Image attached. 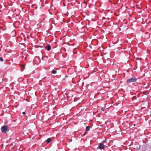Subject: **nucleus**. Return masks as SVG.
<instances>
[{"mask_svg":"<svg viewBox=\"0 0 151 151\" xmlns=\"http://www.w3.org/2000/svg\"><path fill=\"white\" fill-rule=\"evenodd\" d=\"M137 79L134 78H132L130 79L127 80V83H130L131 82H134L136 81Z\"/></svg>","mask_w":151,"mask_h":151,"instance_id":"1","label":"nucleus"},{"mask_svg":"<svg viewBox=\"0 0 151 151\" xmlns=\"http://www.w3.org/2000/svg\"><path fill=\"white\" fill-rule=\"evenodd\" d=\"M7 126H4L1 128L2 132L3 133H5L7 130Z\"/></svg>","mask_w":151,"mask_h":151,"instance_id":"2","label":"nucleus"},{"mask_svg":"<svg viewBox=\"0 0 151 151\" xmlns=\"http://www.w3.org/2000/svg\"><path fill=\"white\" fill-rule=\"evenodd\" d=\"M104 145L102 143H100L99 145V147L101 150L103 149L104 148Z\"/></svg>","mask_w":151,"mask_h":151,"instance_id":"3","label":"nucleus"},{"mask_svg":"<svg viewBox=\"0 0 151 151\" xmlns=\"http://www.w3.org/2000/svg\"><path fill=\"white\" fill-rule=\"evenodd\" d=\"M45 48L47 50H49L50 49V46L49 45H47L45 47Z\"/></svg>","mask_w":151,"mask_h":151,"instance_id":"4","label":"nucleus"},{"mask_svg":"<svg viewBox=\"0 0 151 151\" xmlns=\"http://www.w3.org/2000/svg\"><path fill=\"white\" fill-rule=\"evenodd\" d=\"M51 141V138H48L46 141V142L47 143L50 142Z\"/></svg>","mask_w":151,"mask_h":151,"instance_id":"5","label":"nucleus"},{"mask_svg":"<svg viewBox=\"0 0 151 151\" xmlns=\"http://www.w3.org/2000/svg\"><path fill=\"white\" fill-rule=\"evenodd\" d=\"M56 73H57L56 71L54 70H53L51 72L52 73L54 74Z\"/></svg>","mask_w":151,"mask_h":151,"instance_id":"6","label":"nucleus"},{"mask_svg":"<svg viewBox=\"0 0 151 151\" xmlns=\"http://www.w3.org/2000/svg\"><path fill=\"white\" fill-rule=\"evenodd\" d=\"M90 129V127L89 126H87L86 128V130L87 131H88Z\"/></svg>","mask_w":151,"mask_h":151,"instance_id":"7","label":"nucleus"},{"mask_svg":"<svg viewBox=\"0 0 151 151\" xmlns=\"http://www.w3.org/2000/svg\"><path fill=\"white\" fill-rule=\"evenodd\" d=\"M101 110L102 111H104L105 110V107H103L102 108Z\"/></svg>","mask_w":151,"mask_h":151,"instance_id":"8","label":"nucleus"},{"mask_svg":"<svg viewBox=\"0 0 151 151\" xmlns=\"http://www.w3.org/2000/svg\"><path fill=\"white\" fill-rule=\"evenodd\" d=\"M3 59L1 57H0V61L2 62L3 61Z\"/></svg>","mask_w":151,"mask_h":151,"instance_id":"9","label":"nucleus"},{"mask_svg":"<svg viewBox=\"0 0 151 151\" xmlns=\"http://www.w3.org/2000/svg\"><path fill=\"white\" fill-rule=\"evenodd\" d=\"M25 114V112H23V113H22V114Z\"/></svg>","mask_w":151,"mask_h":151,"instance_id":"10","label":"nucleus"}]
</instances>
